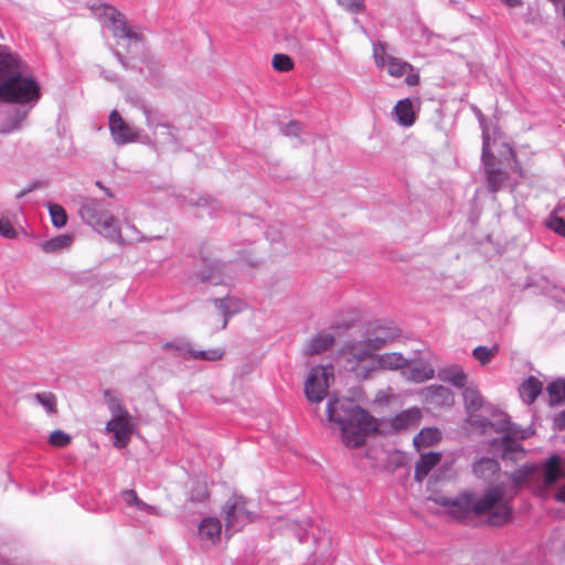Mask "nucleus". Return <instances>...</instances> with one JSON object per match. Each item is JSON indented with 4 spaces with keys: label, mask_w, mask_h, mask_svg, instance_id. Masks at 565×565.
I'll use <instances>...</instances> for the list:
<instances>
[{
    "label": "nucleus",
    "mask_w": 565,
    "mask_h": 565,
    "mask_svg": "<svg viewBox=\"0 0 565 565\" xmlns=\"http://www.w3.org/2000/svg\"><path fill=\"white\" fill-rule=\"evenodd\" d=\"M212 302L214 303V311L211 312L210 318L215 321H210V324H213L217 330L225 329L231 317L246 308V303L242 299L228 296L214 298Z\"/></svg>",
    "instance_id": "9d476101"
},
{
    "label": "nucleus",
    "mask_w": 565,
    "mask_h": 565,
    "mask_svg": "<svg viewBox=\"0 0 565 565\" xmlns=\"http://www.w3.org/2000/svg\"><path fill=\"white\" fill-rule=\"evenodd\" d=\"M333 379V367L318 365L310 370L305 382V394L308 401L320 403L328 394L330 381Z\"/></svg>",
    "instance_id": "6e6552de"
},
{
    "label": "nucleus",
    "mask_w": 565,
    "mask_h": 565,
    "mask_svg": "<svg viewBox=\"0 0 565 565\" xmlns=\"http://www.w3.org/2000/svg\"><path fill=\"white\" fill-rule=\"evenodd\" d=\"M486 172H487L488 189L491 192H498L505 181V173L502 172L501 170L490 168L488 164L486 168Z\"/></svg>",
    "instance_id": "2f4dec72"
},
{
    "label": "nucleus",
    "mask_w": 565,
    "mask_h": 565,
    "mask_svg": "<svg viewBox=\"0 0 565 565\" xmlns=\"http://www.w3.org/2000/svg\"><path fill=\"white\" fill-rule=\"evenodd\" d=\"M480 427L484 433L492 428L497 433L503 434V436L500 439V447H502L503 457H507L509 451L521 449V445L511 438V435H518L519 431L515 430L513 425L505 417L502 416L498 418L495 422L481 423Z\"/></svg>",
    "instance_id": "4468645a"
},
{
    "label": "nucleus",
    "mask_w": 565,
    "mask_h": 565,
    "mask_svg": "<svg viewBox=\"0 0 565 565\" xmlns=\"http://www.w3.org/2000/svg\"><path fill=\"white\" fill-rule=\"evenodd\" d=\"M525 437H526V435L522 431V433L520 434V438H525Z\"/></svg>",
    "instance_id": "13d9d810"
},
{
    "label": "nucleus",
    "mask_w": 565,
    "mask_h": 565,
    "mask_svg": "<svg viewBox=\"0 0 565 565\" xmlns=\"http://www.w3.org/2000/svg\"><path fill=\"white\" fill-rule=\"evenodd\" d=\"M108 127L113 141L117 146H125L139 140L138 129L128 124L117 110L110 111Z\"/></svg>",
    "instance_id": "f8f14e48"
},
{
    "label": "nucleus",
    "mask_w": 565,
    "mask_h": 565,
    "mask_svg": "<svg viewBox=\"0 0 565 565\" xmlns=\"http://www.w3.org/2000/svg\"><path fill=\"white\" fill-rule=\"evenodd\" d=\"M34 398L46 409L49 414H54L56 412V398L53 393H36Z\"/></svg>",
    "instance_id": "58836bf2"
},
{
    "label": "nucleus",
    "mask_w": 565,
    "mask_h": 565,
    "mask_svg": "<svg viewBox=\"0 0 565 565\" xmlns=\"http://www.w3.org/2000/svg\"><path fill=\"white\" fill-rule=\"evenodd\" d=\"M420 417L422 414L418 408H409L397 414L392 419L391 426L397 431L415 428L418 426Z\"/></svg>",
    "instance_id": "6ab92c4d"
},
{
    "label": "nucleus",
    "mask_w": 565,
    "mask_h": 565,
    "mask_svg": "<svg viewBox=\"0 0 565 565\" xmlns=\"http://www.w3.org/2000/svg\"><path fill=\"white\" fill-rule=\"evenodd\" d=\"M498 351V345H493L492 348L480 345L473 350L472 355L477 361L480 362L481 365H487L495 356Z\"/></svg>",
    "instance_id": "c9c22d12"
},
{
    "label": "nucleus",
    "mask_w": 565,
    "mask_h": 565,
    "mask_svg": "<svg viewBox=\"0 0 565 565\" xmlns=\"http://www.w3.org/2000/svg\"><path fill=\"white\" fill-rule=\"evenodd\" d=\"M547 393L551 404H558L565 401V380H556L547 385Z\"/></svg>",
    "instance_id": "72a5a7b5"
},
{
    "label": "nucleus",
    "mask_w": 565,
    "mask_h": 565,
    "mask_svg": "<svg viewBox=\"0 0 565 565\" xmlns=\"http://www.w3.org/2000/svg\"><path fill=\"white\" fill-rule=\"evenodd\" d=\"M438 377L441 381L449 382L457 387H463L467 381L466 373L458 365L441 369L438 373Z\"/></svg>",
    "instance_id": "bb28decb"
},
{
    "label": "nucleus",
    "mask_w": 565,
    "mask_h": 565,
    "mask_svg": "<svg viewBox=\"0 0 565 565\" xmlns=\"http://www.w3.org/2000/svg\"><path fill=\"white\" fill-rule=\"evenodd\" d=\"M73 243V236L70 234H61L41 243L43 252L52 254L64 249H68Z\"/></svg>",
    "instance_id": "cd10ccee"
},
{
    "label": "nucleus",
    "mask_w": 565,
    "mask_h": 565,
    "mask_svg": "<svg viewBox=\"0 0 565 565\" xmlns=\"http://www.w3.org/2000/svg\"><path fill=\"white\" fill-rule=\"evenodd\" d=\"M47 210L52 220V224L61 228L67 223V214L65 209L56 203H47Z\"/></svg>",
    "instance_id": "473e14b6"
},
{
    "label": "nucleus",
    "mask_w": 565,
    "mask_h": 565,
    "mask_svg": "<svg viewBox=\"0 0 565 565\" xmlns=\"http://www.w3.org/2000/svg\"><path fill=\"white\" fill-rule=\"evenodd\" d=\"M281 131L286 136H298L300 132V125L297 121H290L281 128Z\"/></svg>",
    "instance_id": "c03bdc74"
},
{
    "label": "nucleus",
    "mask_w": 565,
    "mask_h": 565,
    "mask_svg": "<svg viewBox=\"0 0 565 565\" xmlns=\"http://www.w3.org/2000/svg\"><path fill=\"white\" fill-rule=\"evenodd\" d=\"M463 401L469 412H475L482 405V396L478 391L471 387H467L463 391Z\"/></svg>",
    "instance_id": "e433bc0d"
},
{
    "label": "nucleus",
    "mask_w": 565,
    "mask_h": 565,
    "mask_svg": "<svg viewBox=\"0 0 565 565\" xmlns=\"http://www.w3.org/2000/svg\"><path fill=\"white\" fill-rule=\"evenodd\" d=\"M104 17L107 22V26L113 31L114 36L127 40L136 46H139L142 41V34L131 30L125 17L113 7H107L104 10Z\"/></svg>",
    "instance_id": "9b49d317"
},
{
    "label": "nucleus",
    "mask_w": 565,
    "mask_h": 565,
    "mask_svg": "<svg viewBox=\"0 0 565 565\" xmlns=\"http://www.w3.org/2000/svg\"><path fill=\"white\" fill-rule=\"evenodd\" d=\"M140 110L146 116V124L151 130H156L158 127L170 129L168 124H160L158 113L147 106L146 103H140Z\"/></svg>",
    "instance_id": "f704fd0d"
},
{
    "label": "nucleus",
    "mask_w": 565,
    "mask_h": 565,
    "mask_svg": "<svg viewBox=\"0 0 565 565\" xmlns=\"http://www.w3.org/2000/svg\"><path fill=\"white\" fill-rule=\"evenodd\" d=\"M116 56H117L118 61L121 63V65H122L124 67L128 68V65H127V63H126V61H125L124 56H122L120 53H118V52L116 53Z\"/></svg>",
    "instance_id": "864d4df0"
},
{
    "label": "nucleus",
    "mask_w": 565,
    "mask_h": 565,
    "mask_svg": "<svg viewBox=\"0 0 565 565\" xmlns=\"http://www.w3.org/2000/svg\"><path fill=\"white\" fill-rule=\"evenodd\" d=\"M78 214L87 225L98 231L110 242L130 244L138 239V235L128 238L121 235L118 220L105 209L102 201L92 198H83Z\"/></svg>",
    "instance_id": "7ed1b4c3"
},
{
    "label": "nucleus",
    "mask_w": 565,
    "mask_h": 565,
    "mask_svg": "<svg viewBox=\"0 0 565 565\" xmlns=\"http://www.w3.org/2000/svg\"><path fill=\"white\" fill-rule=\"evenodd\" d=\"M440 461L441 452L430 451L422 454L415 463L414 479L417 482H422Z\"/></svg>",
    "instance_id": "a211bd4d"
},
{
    "label": "nucleus",
    "mask_w": 565,
    "mask_h": 565,
    "mask_svg": "<svg viewBox=\"0 0 565 565\" xmlns=\"http://www.w3.org/2000/svg\"><path fill=\"white\" fill-rule=\"evenodd\" d=\"M126 100L134 107L140 109V103H145L140 97L138 96H128Z\"/></svg>",
    "instance_id": "49530a36"
},
{
    "label": "nucleus",
    "mask_w": 565,
    "mask_h": 565,
    "mask_svg": "<svg viewBox=\"0 0 565 565\" xmlns=\"http://www.w3.org/2000/svg\"><path fill=\"white\" fill-rule=\"evenodd\" d=\"M24 194H25V192H24V191H22L21 193H19V194L17 195V198H22Z\"/></svg>",
    "instance_id": "4d7b16f0"
},
{
    "label": "nucleus",
    "mask_w": 565,
    "mask_h": 565,
    "mask_svg": "<svg viewBox=\"0 0 565 565\" xmlns=\"http://www.w3.org/2000/svg\"><path fill=\"white\" fill-rule=\"evenodd\" d=\"M546 226L565 237V221L563 218L553 215L546 221Z\"/></svg>",
    "instance_id": "a19ab883"
},
{
    "label": "nucleus",
    "mask_w": 565,
    "mask_h": 565,
    "mask_svg": "<svg viewBox=\"0 0 565 565\" xmlns=\"http://www.w3.org/2000/svg\"><path fill=\"white\" fill-rule=\"evenodd\" d=\"M556 501L565 503V486H562L554 494Z\"/></svg>",
    "instance_id": "09e8293b"
},
{
    "label": "nucleus",
    "mask_w": 565,
    "mask_h": 565,
    "mask_svg": "<svg viewBox=\"0 0 565 565\" xmlns=\"http://www.w3.org/2000/svg\"><path fill=\"white\" fill-rule=\"evenodd\" d=\"M472 470L476 477L484 481H491L500 471V465L497 460L486 457L475 462Z\"/></svg>",
    "instance_id": "5701e85b"
},
{
    "label": "nucleus",
    "mask_w": 565,
    "mask_h": 565,
    "mask_svg": "<svg viewBox=\"0 0 565 565\" xmlns=\"http://www.w3.org/2000/svg\"><path fill=\"white\" fill-rule=\"evenodd\" d=\"M104 398L110 412V419L106 423L105 431L111 435L116 448H125L136 430L134 417L129 414L116 391L106 390Z\"/></svg>",
    "instance_id": "20e7f679"
},
{
    "label": "nucleus",
    "mask_w": 565,
    "mask_h": 565,
    "mask_svg": "<svg viewBox=\"0 0 565 565\" xmlns=\"http://www.w3.org/2000/svg\"><path fill=\"white\" fill-rule=\"evenodd\" d=\"M231 266L218 260L206 263L195 275L203 282L213 285H227L233 280Z\"/></svg>",
    "instance_id": "2eb2a0df"
},
{
    "label": "nucleus",
    "mask_w": 565,
    "mask_h": 565,
    "mask_svg": "<svg viewBox=\"0 0 565 565\" xmlns=\"http://www.w3.org/2000/svg\"><path fill=\"white\" fill-rule=\"evenodd\" d=\"M122 500L128 507H134L139 511H142L148 514H156L157 509L152 505H149L141 501L135 490H125L121 493Z\"/></svg>",
    "instance_id": "7c9ffc66"
},
{
    "label": "nucleus",
    "mask_w": 565,
    "mask_h": 565,
    "mask_svg": "<svg viewBox=\"0 0 565 565\" xmlns=\"http://www.w3.org/2000/svg\"><path fill=\"white\" fill-rule=\"evenodd\" d=\"M425 396L429 404L435 406H450L454 404L452 392L441 385H431L425 390Z\"/></svg>",
    "instance_id": "aec40b11"
},
{
    "label": "nucleus",
    "mask_w": 565,
    "mask_h": 565,
    "mask_svg": "<svg viewBox=\"0 0 565 565\" xmlns=\"http://www.w3.org/2000/svg\"><path fill=\"white\" fill-rule=\"evenodd\" d=\"M40 99L38 83L22 73L11 74L0 82V100L18 104L36 103Z\"/></svg>",
    "instance_id": "39448f33"
},
{
    "label": "nucleus",
    "mask_w": 565,
    "mask_h": 565,
    "mask_svg": "<svg viewBox=\"0 0 565 565\" xmlns=\"http://www.w3.org/2000/svg\"><path fill=\"white\" fill-rule=\"evenodd\" d=\"M25 116H26V111H24V113L22 114V116L20 117V119H19V121H18V122H15L14 125H12V127H11L10 129H2V132H10L11 130L17 129V128L19 127V122H20V121H22V120L25 118Z\"/></svg>",
    "instance_id": "3c124183"
},
{
    "label": "nucleus",
    "mask_w": 565,
    "mask_h": 565,
    "mask_svg": "<svg viewBox=\"0 0 565 565\" xmlns=\"http://www.w3.org/2000/svg\"><path fill=\"white\" fill-rule=\"evenodd\" d=\"M71 443V436L57 429L51 433L50 444L54 447H65Z\"/></svg>",
    "instance_id": "ea45409f"
},
{
    "label": "nucleus",
    "mask_w": 565,
    "mask_h": 565,
    "mask_svg": "<svg viewBox=\"0 0 565 565\" xmlns=\"http://www.w3.org/2000/svg\"><path fill=\"white\" fill-rule=\"evenodd\" d=\"M409 366V362L406 358H404L401 353L390 352L375 356V360H372V365L367 369V371L375 370H401Z\"/></svg>",
    "instance_id": "f3484780"
},
{
    "label": "nucleus",
    "mask_w": 565,
    "mask_h": 565,
    "mask_svg": "<svg viewBox=\"0 0 565 565\" xmlns=\"http://www.w3.org/2000/svg\"><path fill=\"white\" fill-rule=\"evenodd\" d=\"M514 452H522V448L519 449V450H514ZM511 454H513V451H509V454H508V456L505 458L513 459V456H511Z\"/></svg>",
    "instance_id": "5fc2aeb1"
},
{
    "label": "nucleus",
    "mask_w": 565,
    "mask_h": 565,
    "mask_svg": "<svg viewBox=\"0 0 565 565\" xmlns=\"http://www.w3.org/2000/svg\"><path fill=\"white\" fill-rule=\"evenodd\" d=\"M373 55L376 66L382 70L386 68L391 76L399 78L403 75H407L405 81L408 85H416L418 83L419 76L417 74H411L413 66L409 63L388 54L383 43L373 45Z\"/></svg>",
    "instance_id": "0eeeda50"
},
{
    "label": "nucleus",
    "mask_w": 565,
    "mask_h": 565,
    "mask_svg": "<svg viewBox=\"0 0 565 565\" xmlns=\"http://www.w3.org/2000/svg\"><path fill=\"white\" fill-rule=\"evenodd\" d=\"M556 423L559 429L565 428V411L559 414V416L556 419Z\"/></svg>",
    "instance_id": "8fccbe9b"
},
{
    "label": "nucleus",
    "mask_w": 565,
    "mask_h": 565,
    "mask_svg": "<svg viewBox=\"0 0 565 565\" xmlns=\"http://www.w3.org/2000/svg\"><path fill=\"white\" fill-rule=\"evenodd\" d=\"M375 352L376 350L364 337L362 340L348 343L341 350V355L352 371L366 377L372 372L367 369L372 365V360H375Z\"/></svg>",
    "instance_id": "423d86ee"
},
{
    "label": "nucleus",
    "mask_w": 565,
    "mask_h": 565,
    "mask_svg": "<svg viewBox=\"0 0 565 565\" xmlns=\"http://www.w3.org/2000/svg\"><path fill=\"white\" fill-rule=\"evenodd\" d=\"M96 184H97L99 188H102V189H103V186H102V184H100V182H99V181H97V182H96Z\"/></svg>",
    "instance_id": "bf43d9fd"
},
{
    "label": "nucleus",
    "mask_w": 565,
    "mask_h": 565,
    "mask_svg": "<svg viewBox=\"0 0 565 565\" xmlns=\"http://www.w3.org/2000/svg\"><path fill=\"white\" fill-rule=\"evenodd\" d=\"M334 343V337L327 332L315 335L307 345L308 354H319L330 349Z\"/></svg>",
    "instance_id": "a878e982"
},
{
    "label": "nucleus",
    "mask_w": 565,
    "mask_h": 565,
    "mask_svg": "<svg viewBox=\"0 0 565 565\" xmlns=\"http://www.w3.org/2000/svg\"><path fill=\"white\" fill-rule=\"evenodd\" d=\"M559 462V457L554 455L547 459L542 468L535 465L520 467L511 475L514 487L510 492L503 484H497L489 487L481 497L471 492H463L455 499L434 495L429 497L428 500L447 508L448 513L456 520L469 521L486 515L490 525H502L511 519L512 510L509 501L514 497L516 489L533 476H539L542 478L540 493L546 495L547 490L563 476Z\"/></svg>",
    "instance_id": "f257e3e1"
},
{
    "label": "nucleus",
    "mask_w": 565,
    "mask_h": 565,
    "mask_svg": "<svg viewBox=\"0 0 565 565\" xmlns=\"http://www.w3.org/2000/svg\"><path fill=\"white\" fill-rule=\"evenodd\" d=\"M509 7H518L521 4L520 0H502Z\"/></svg>",
    "instance_id": "603ef678"
},
{
    "label": "nucleus",
    "mask_w": 565,
    "mask_h": 565,
    "mask_svg": "<svg viewBox=\"0 0 565 565\" xmlns=\"http://www.w3.org/2000/svg\"><path fill=\"white\" fill-rule=\"evenodd\" d=\"M557 210H565V202H564V203H562V204H559V205H558V207H557Z\"/></svg>",
    "instance_id": "6e6d98bb"
},
{
    "label": "nucleus",
    "mask_w": 565,
    "mask_h": 565,
    "mask_svg": "<svg viewBox=\"0 0 565 565\" xmlns=\"http://www.w3.org/2000/svg\"><path fill=\"white\" fill-rule=\"evenodd\" d=\"M166 349H174L179 355L185 360L215 362L223 358L224 350L213 348L207 350H198L189 341H179L177 343L164 344Z\"/></svg>",
    "instance_id": "ddd939ff"
},
{
    "label": "nucleus",
    "mask_w": 565,
    "mask_h": 565,
    "mask_svg": "<svg viewBox=\"0 0 565 565\" xmlns=\"http://www.w3.org/2000/svg\"><path fill=\"white\" fill-rule=\"evenodd\" d=\"M561 212H565V210H559Z\"/></svg>",
    "instance_id": "052dcab7"
},
{
    "label": "nucleus",
    "mask_w": 565,
    "mask_h": 565,
    "mask_svg": "<svg viewBox=\"0 0 565 565\" xmlns=\"http://www.w3.org/2000/svg\"><path fill=\"white\" fill-rule=\"evenodd\" d=\"M214 203L215 201L210 198H200L199 201L194 204L199 206H212Z\"/></svg>",
    "instance_id": "de8ad7c7"
},
{
    "label": "nucleus",
    "mask_w": 565,
    "mask_h": 565,
    "mask_svg": "<svg viewBox=\"0 0 565 565\" xmlns=\"http://www.w3.org/2000/svg\"><path fill=\"white\" fill-rule=\"evenodd\" d=\"M488 158L492 159L493 156H492V153L490 152V149H489L488 137L483 136L482 159H483V161H486Z\"/></svg>",
    "instance_id": "a18cd8bd"
},
{
    "label": "nucleus",
    "mask_w": 565,
    "mask_h": 565,
    "mask_svg": "<svg viewBox=\"0 0 565 565\" xmlns=\"http://www.w3.org/2000/svg\"><path fill=\"white\" fill-rule=\"evenodd\" d=\"M441 438V434L439 429L435 427L423 428L415 437H414V446L419 449L422 447H430L439 441Z\"/></svg>",
    "instance_id": "c85d7f7f"
},
{
    "label": "nucleus",
    "mask_w": 565,
    "mask_h": 565,
    "mask_svg": "<svg viewBox=\"0 0 565 565\" xmlns=\"http://www.w3.org/2000/svg\"><path fill=\"white\" fill-rule=\"evenodd\" d=\"M434 375V369L426 362H419L411 366L407 372V379L416 383L428 381L433 379Z\"/></svg>",
    "instance_id": "c756f323"
},
{
    "label": "nucleus",
    "mask_w": 565,
    "mask_h": 565,
    "mask_svg": "<svg viewBox=\"0 0 565 565\" xmlns=\"http://www.w3.org/2000/svg\"><path fill=\"white\" fill-rule=\"evenodd\" d=\"M397 335L396 329L382 323H373L367 327L364 337L379 351L387 343L394 341Z\"/></svg>",
    "instance_id": "dca6fc26"
},
{
    "label": "nucleus",
    "mask_w": 565,
    "mask_h": 565,
    "mask_svg": "<svg viewBox=\"0 0 565 565\" xmlns=\"http://www.w3.org/2000/svg\"><path fill=\"white\" fill-rule=\"evenodd\" d=\"M20 61L6 46H0V82L11 74L20 73Z\"/></svg>",
    "instance_id": "4be33fe9"
},
{
    "label": "nucleus",
    "mask_w": 565,
    "mask_h": 565,
    "mask_svg": "<svg viewBox=\"0 0 565 565\" xmlns=\"http://www.w3.org/2000/svg\"><path fill=\"white\" fill-rule=\"evenodd\" d=\"M294 66V61L287 54L278 53L273 56V67L278 72H289Z\"/></svg>",
    "instance_id": "4c0bfd02"
},
{
    "label": "nucleus",
    "mask_w": 565,
    "mask_h": 565,
    "mask_svg": "<svg viewBox=\"0 0 565 565\" xmlns=\"http://www.w3.org/2000/svg\"><path fill=\"white\" fill-rule=\"evenodd\" d=\"M0 235L6 238H14L17 236V231L6 217L0 218Z\"/></svg>",
    "instance_id": "79ce46f5"
},
{
    "label": "nucleus",
    "mask_w": 565,
    "mask_h": 565,
    "mask_svg": "<svg viewBox=\"0 0 565 565\" xmlns=\"http://www.w3.org/2000/svg\"><path fill=\"white\" fill-rule=\"evenodd\" d=\"M338 3L351 12H359L363 7V0H338Z\"/></svg>",
    "instance_id": "37998d69"
},
{
    "label": "nucleus",
    "mask_w": 565,
    "mask_h": 565,
    "mask_svg": "<svg viewBox=\"0 0 565 565\" xmlns=\"http://www.w3.org/2000/svg\"><path fill=\"white\" fill-rule=\"evenodd\" d=\"M247 502L242 497L230 498L224 507L225 534L232 535L253 521V514L247 510Z\"/></svg>",
    "instance_id": "1a4fd4ad"
},
{
    "label": "nucleus",
    "mask_w": 565,
    "mask_h": 565,
    "mask_svg": "<svg viewBox=\"0 0 565 565\" xmlns=\"http://www.w3.org/2000/svg\"><path fill=\"white\" fill-rule=\"evenodd\" d=\"M327 414L330 422L339 425L343 443L351 448L363 446L366 437L377 430L375 419L348 398H330Z\"/></svg>",
    "instance_id": "f03ea898"
},
{
    "label": "nucleus",
    "mask_w": 565,
    "mask_h": 565,
    "mask_svg": "<svg viewBox=\"0 0 565 565\" xmlns=\"http://www.w3.org/2000/svg\"><path fill=\"white\" fill-rule=\"evenodd\" d=\"M543 390V383L535 376L527 377L519 387L521 398L526 404H532Z\"/></svg>",
    "instance_id": "b1692460"
},
{
    "label": "nucleus",
    "mask_w": 565,
    "mask_h": 565,
    "mask_svg": "<svg viewBox=\"0 0 565 565\" xmlns=\"http://www.w3.org/2000/svg\"><path fill=\"white\" fill-rule=\"evenodd\" d=\"M222 525L216 518H204L199 526V534L202 540L216 544L221 539Z\"/></svg>",
    "instance_id": "412c9836"
},
{
    "label": "nucleus",
    "mask_w": 565,
    "mask_h": 565,
    "mask_svg": "<svg viewBox=\"0 0 565 565\" xmlns=\"http://www.w3.org/2000/svg\"><path fill=\"white\" fill-rule=\"evenodd\" d=\"M394 114L398 124L404 127H409L415 122L413 103L408 98L402 99L395 105Z\"/></svg>",
    "instance_id": "393cba45"
}]
</instances>
